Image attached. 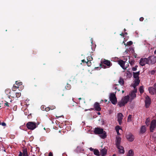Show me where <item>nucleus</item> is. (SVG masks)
Here are the masks:
<instances>
[{
  "label": "nucleus",
  "instance_id": "nucleus-6",
  "mask_svg": "<svg viewBox=\"0 0 156 156\" xmlns=\"http://www.w3.org/2000/svg\"><path fill=\"white\" fill-rule=\"evenodd\" d=\"M148 61V64L153 65L156 62V57L154 55L151 56L147 58Z\"/></svg>",
  "mask_w": 156,
  "mask_h": 156
},
{
  "label": "nucleus",
  "instance_id": "nucleus-44",
  "mask_svg": "<svg viewBox=\"0 0 156 156\" xmlns=\"http://www.w3.org/2000/svg\"><path fill=\"white\" fill-rule=\"evenodd\" d=\"M23 155V153L22 152H20L19 154V156H22Z\"/></svg>",
  "mask_w": 156,
  "mask_h": 156
},
{
  "label": "nucleus",
  "instance_id": "nucleus-61",
  "mask_svg": "<svg viewBox=\"0 0 156 156\" xmlns=\"http://www.w3.org/2000/svg\"><path fill=\"white\" fill-rule=\"evenodd\" d=\"M149 88H152V87H149Z\"/></svg>",
  "mask_w": 156,
  "mask_h": 156
},
{
  "label": "nucleus",
  "instance_id": "nucleus-39",
  "mask_svg": "<svg viewBox=\"0 0 156 156\" xmlns=\"http://www.w3.org/2000/svg\"><path fill=\"white\" fill-rule=\"evenodd\" d=\"M139 91L140 93H143L144 91L143 88H139Z\"/></svg>",
  "mask_w": 156,
  "mask_h": 156
},
{
  "label": "nucleus",
  "instance_id": "nucleus-20",
  "mask_svg": "<svg viewBox=\"0 0 156 156\" xmlns=\"http://www.w3.org/2000/svg\"><path fill=\"white\" fill-rule=\"evenodd\" d=\"M101 153L102 156H104L106 154L107 149L105 148L101 150Z\"/></svg>",
  "mask_w": 156,
  "mask_h": 156
},
{
  "label": "nucleus",
  "instance_id": "nucleus-58",
  "mask_svg": "<svg viewBox=\"0 0 156 156\" xmlns=\"http://www.w3.org/2000/svg\"><path fill=\"white\" fill-rule=\"evenodd\" d=\"M116 156L115 154H113V156Z\"/></svg>",
  "mask_w": 156,
  "mask_h": 156
},
{
  "label": "nucleus",
  "instance_id": "nucleus-55",
  "mask_svg": "<svg viewBox=\"0 0 156 156\" xmlns=\"http://www.w3.org/2000/svg\"><path fill=\"white\" fill-rule=\"evenodd\" d=\"M124 30L125 31H126V29L124 28Z\"/></svg>",
  "mask_w": 156,
  "mask_h": 156
},
{
  "label": "nucleus",
  "instance_id": "nucleus-36",
  "mask_svg": "<svg viewBox=\"0 0 156 156\" xmlns=\"http://www.w3.org/2000/svg\"><path fill=\"white\" fill-rule=\"evenodd\" d=\"M93 58L92 57H87V60H89V61H91L93 60Z\"/></svg>",
  "mask_w": 156,
  "mask_h": 156
},
{
  "label": "nucleus",
  "instance_id": "nucleus-43",
  "mask_svg": "<svg viewBox=\"0 0 156 156\" xmlns=\"http://www.w3.org/2000/svg\"><path fill=\"white\" fill-rule=\"evenodd\" d=\"M144 20V18L143 17H141L140 18V21H142Z\"/></svg>",
  "mask_w": 156,
  "mask_h": 156
},
{
  "label": "nucleus",
  "instance_id": "nucleus-5",
  "mask_svg": "<svg viewBox=\"0 0 156 156\" xmlns=\"http://www.w3.org/2000/svg\"><path fill=\"white\" fill-rule=\"evenodd\" d=\"M156 128V120L153 119L151 122L150 126V130L151 132H153Z\"/></svg>",
  "mask_w": 156,
  "mask_h": 156
},
{
  "label": "nucleus",
  "instance_id": "nucleus-26",
  "mask_svg": "<svg viewBox=\"0 0 156 156\" xmlns=\"http://www.w3.org/2000/svg\"><path fill=\"white\" fill-rule=\"evenodd\" d=\"M151 120L149 118H148L146 120L145 123L147 126H148L149 125V122Z\"/></svg>",
  "mask_w": 156,
  "mask_h": 156
},
{
  "label": "nucleus",
  "instance_id": "nucleus-9",
  "mask_svg": "<svg viewBox=\"0 0 156 156\" xmlns=\"http://www.w3.org/2000/svg\"><path fill=\"white\" fill-rule=\"evenodd\" d=\"M126 61H123L122 60L120 59L118 61V64L120 65V66L124 69L125 70L128 67L127 66L125 67V65Z\"/></svg>",
  "mask_w": 156,
  "mask_h": 156
},
{
  "label": "nucleus",
  "instance_id": "nucleus-54",
  "mask_svg": "<svg viewBox=\"0 0 156 156\" xmlns=\"http://www.w3.org/2000/svg\"><path fill=\"white\" fill-rule=\"evenodd\" d=\"M93 108H90V109H89V110H93Z\"/></svg>",
  "mask_w": 156,
  "mask_h": 156
},
{
  "label": "nucleus",
  "instance_id": "nucleus-3",
  "mask_svg": "<svg viewBox=\"0 0 156 156\" xmlns=\"http://www.w3.org/2000/svg\"><path fill=\"white\" fill-rule=\"evenodd\" d=\"M27 128L30 130H33L36 127V124L34 122H29L26 124Z\"/></svg>",
  "mask_w": 156,
  "mask_h": 156
},
{
  "label": "nucleus",
  "instance_id": "nucleus-18",
  "mask_svg": "<svg viewBox=\"0 0 156 156\" xmlns=\"http://www.w3.org/2000/svg\"><path fill=\"white\" fill-rule=\"evenodd\" d=\"M23 83L21 82H20V81H16V84L18 86H16L14 85H13V88H19V86L22 85Z\"/></svg>",
  "mask_w": 156,
  "mask_h": 156
},
{
  "label": "nucleus",
  "instance_id": "nucleus-38",
  "mask_svg": "<svg viewBox=\"0 0 156 156\" xmlns=\"http://www.w3.org/2000/svg\"><path fill=\"white\" fill-rule=\"evenodd\" d=\"M16 96L17 97H19L21 95V93H16Z\"/></svg>",
  "mask_w": 156,
  "mask_h": 156
},
{
  "label": "nucleus",
  "instance_id": "nucleus-49",
  "mask_svg": "<svg viewBox=\"0 0 156 156\" xmlns=\"http://www.w3.org/2000/svg\"><path fill=\"white\" fill-rule=\"evenodd\" d=\"M82 62H86H86H86V61L85 60H84V59H83V60H82Z\"/></svg>",
  "mask_w": 156,
  "mask_h": 156
},
{
  "label": "nucleus",
  "instance_id": "nucleus-7",
  "mask_svg": "<svg viewBox=\"0 0 156 156\" xmlns=\"http://www.w3.org/2000/svg\"><path fill=\"white\" fill-rule=\"evenodd\" d=\"M137 89L135 88L134 90L133 91L131 92L129 94V100L130 101H131L136 97V93L137 92Z\"/></svg>",
  "mask_w": 156,
  "mask_h": 156
},
{
  "label": "nucleus",
  "instance_id": "nucleus-59",
  "mask_svg": "<svg viewBox=\"0 0 156 156\" xmlns=\"http://www.w3.org/2000/svg\"><path fill=\"white\" fill-rule=\"evenodd\" d=\"M122 93H123L124 92V91L122 90Z\"/></svg>",
  "mask_w": 156,
  "mask_h": 156
},
{
  "label": "nucleus",
  "instance_id": "nucleus-31",
  "mask_svg": "<svg viewBox=\"0 0 156 156\" xmlns=\"http://www.w3.org/2000/svg\"><path fill=\"white\" fill-rule=\"evenodd\" d=\"M115 129L116 131H119V129H121V128H120V126H118L115 127Z\"/></svg>",
  "mask_w": 156,
  "mask_h": 156
},
{
  "label": "nucleus",
  "instance_id": "nucleus-1",
  "mask_svg": "<svg viewBox=\"0 0 156 156\" xmlns=\"http://www.w3.org/2000/svg\"><path fill=\"white\" fill-rule=\"evenodd\" d=\"M94 132L95 134L99 135L102 138L104 139L106 137V133L102 128H95Z\"/></svg>",
  "mask_w": 156,
  "mask_h": 156
},
{
  "label": "nucleus",
  "instance_id": "nucleus-11",
  "mask_svg": "<svg viewBox=\"0 0 156 156\" xmlns=\"http://www.w3.org/2000/svg\"><path fill=\"white\" fill-rule=\"evenodd\" d=\"M126 137L128 140L130 142L133 141L134 139L133 136L130 133H128L126 134Z\"/></svg>",
  "mask_w": 156,
  "mask_h": 156
},
{
  "label": "nucleus",
  "instance_id": "nucleus-17",
  "mask_svg": "<svg viewBox=\"0 0 156 156\" xmlns=\"http://www.w3.org/2000/svg\"><path fill=\"white\" fill-rule=\"evenodd\" d=\"M140 71H138L136 72H133V77L136 79H139V76L140 74Z\"/></svg>",
  "mask_w": 156,
  "mask_h": 156
},
{
  "label": "nucleus",
  "instance_id": "nucleus-63",
  "mask_svg": "<svg viewBox=\"0 0 156 156\" xmlns=\"http://www.w3.org/2000/svg\"><path fill=\"white\" fill-rule=\"evenodd\" d=\"M99 68V67H97V68H96L98 69V68Z\"/></svg>",
  "mask_w": 156,
  "mask_h": 156
},
{
  "label": "nucleus",
  "instance_id": "nucleus-60",
  "mask_svg": "<svg viewBox=\"0 0 156 156\" xmlns=\"http://www.w3.org/2000/svg\"><path fill=\"white\" fill-rule=\"evenodd\" d=\"M87 110H87V109H85V111H87Z\"/></svg>",
  "mask_w": 156,
  "mask_h": 156
},
{
  "label": "nucleus",
  "instance_id": "nucleus-57",
  "mask_svg": "<svg viewBox=\"0 0 156 156\" xmlns=\"http://www.w3.org/2000/svg\"><path fill=\"white\" fill-rule=\"evenodd\" d=\"M139 88H143V86H141Z\"/></svg>",
  "mask_w": 156,
  "mask_h": 156
},
{
  "label": "nucleus",
  "instance_id": "nucleus-8",
  "mask_svg": "<svg viewBox=\"0 0 156 156\" xmlns=\"http://www.w3.org/2000/svg\"><path fill=\"white\" fill-rule=\"evenodd\" d=\"M146 64H148V61L147 58H142L140 59V65L143 66Z\"/></svg>",
  "mask_w": 156,
  "mask_h": 156
},
{
  "label": "nucleus",
  "instance_id": "nucleus-42",
  "mask_svg": "<svg viewBox=\"0 0 156 156\" xmlns=\"http://www.w3.org/2000/svg\"><path fill=\"white\" fill-rule=\"evenodd\" d=\"M5 105L7 106V107L9 106V103L7 102H6L5 103Z\"/></svg>",
  "mask_w": 156,
  "mask_h": 156
},
{
  "label": "nucleus",
  "instance_id": "nucleus-64",
  "mask_svg": "<svg viewBox=\"0 0 156 156\" xmlns=\"http://www.w3.org/2000/svg\"><path fill=\"white\" fill-rule=\"evenodd\" d=\"M32 156H35L34 155H33Z\"/></svg>",
  "mask_w": 156,
  "mask_h": 156
},
{
  "label": "nucleus",
  "instance_id": "nucleus-28",
  "mask_svg": "<svg viewBox=\"0 0 156 156\" xmlns=\"http://www.w3.org/2000/svg\"><path fill=\"white\" fill-rule=\"evenodd\" d=\"M103 62H101V63L100 64V66L101 68H102L104 69H106L108 68V67L106 66H105L104 65L102 64Z\"/></svg>",
  "mask_w": 156,
  "mask_h": 156
},
{
  "label": "nucleus",
  "instance_id": "nucleus-10",
  "mask_svg": "<svg viewBox=\"0 0 156 156\" xmlns=\"http://www.w3.org/2000/svg\"><path fill=\"white\" fill-rule=\"evenodd\" d=\"M118 150V154H123L125 153V151L124 147L120 145L116 146Z\"/></svg>",
  "mask_w": 156,
  "mask_h": 156
},
{
  "label": "nucleus",
  "instance_id": "nucleus-23",
  "mask_svg": "<svg viewBox=\"0 0 156 156\" xmlns=\"http://www.w3.org/2000/svg\"><path fill=\"white\" fill-rule=\"evenodd\" d=\"M134 152L133 150H129L127 155V156H133Z\"/></svg>",
  "mask_w": 156,
  "mask_h": 156
},
{
  "label": "nucleus",
  "instance_id": "nucleus-33",
  "mask_svg": "<svg viewBox=\"0 0 156 156\" xmlns=\"http://www.w3.org/2000/svg\"><path fill=\"white\" fill-rule=\"evenodd\" d=\"M86 63L87 64V65L88 66H90L91 64V62L89 60H87V61L86 62Z\"/></svg>",
  "mask_w": 156,
  "mask_h": 156
},
{
  "label": "nucleus",
  "instance_id": "nucleus-51",
  "mask_svg": "<svg viewBox=\"0 0 156 156\" xmlns=\"http://www.w3.org/2000/svg\"><path fill=\"white\" fill-rule=\"evenodd\" d=\"M78 99L79 100V101H80V100H81V98H78ZM79 103H80V101H79Z\"/></svg>",
  "mask_w": 156,
  "mask_h": 156
},
{
  "label": "nucleus",
  "instance_id": "nucleus-14",
  "mask_svg": "<svg viewBox=\"0 0 156 156\" xmlns=\"http://www.w3.org/2000/svg\"><path fill=\"white\" fill-rule=\"evenodd\" d=\"M123 115L121 113H119L118 114L117 120L120 125H121L122 122V120L123 119Z\"/></svg>",
  "mask_w": 156,
  "mask_h": 156
},
{
  "label": "nucleus",
  "instance_id": "nucleus-4",
  "mask_svg": "<svg viewBox=\"0 0 156 156\" xmlns=\"http://www.w3.org/2000/svg\"><path fill=\"white\" fill-rule=\"evenodd\" d=\"M109 99L113 104L115 105L117 103V100L115 94L111 93L109 96Z\"/></svg>",
  "mask_w": 156,
  "mask_h": 156
},
{
  "label": "nucleus",
  "instance_id": "nucleus-22",
  "mask_svg": "<svg viewBox=\"0 0 156 156\" xmlns=\"http://www.w3.org/2000/svg\"><path fill=\"white\" fill-rule=\"evenodd\" d=\"M150 93L152 94H155V91H156V88H149Z\"/></svg>",
  "mask_w": 156,
  "mask_h": 156
},
{
  "label": "nucleus",
  "instance_id": "nucleus-27",
  "mask_svg": "<svg viewBox=\"0 0 156 156\" xmlns=\"http://www.w3.org/2000/svg\"><path fill=\"white\" fill-rule=\"evenodd\" d=\"M119 83L121 85H123L124 83V81L122 78H120L119 80Z\"/></svg>",
  "mask_w": 156,
  "mask_h": 156
},
{
  "label": "nucleus",
  "instance_id": "nucleus-37",
  "mask_svg": "<svg viewBox=\"0 0 156 156\" xmlns=\"http://www.w3.org/2000/svg\"><path fill=\"white\" fill-rule=\"evenodd\" d=\"M155 72H156V71L155 70H153L151 71L150 73L151 75H154L155 73Z\"/></svg>",
  "mask_w": 156,
  "mask_h": 156
},
{
  "label": "nucleus",
  "instance_id": "nucleus-41",
  "mask_svg": "<svg viewBox=\"0 0 156 156\" xmlns=\"http://www.w3.org/2000/svg\"><path fill=\"white\" fill-rule=\"evenodd\" d=\"M1 124L3 126H6V124L5 123V122H2V123H1Z\"/></svg>",
  "mask_w": 156,
  "mask_h": 156
},
{
  "label": "nucleus",
  "instance_id": "nucleus-29",
  "mask_svg": "<svg viewBox=\"0 0 156 156\" xmlns=\"http://www.w3.org/2000/svg\"><path fill=\"white\" fill-rule=\"evenodd\" d=\"M132 116L131 115H129L128 117L127 121L128 122H130L132 121Z\"/></svg>",
  "mask_w": 156,
  "mask_h": 156
},
{
  "label": "nucleus",
  "instance_id": "nucleus-32",
  "mask_svg": "<svg viewBox=\"0 0 156 156\" xmlns=\"http://www.w3.org/2000/svg\"><path fill=\"white\" fill-rule=\"evenodd\" d=\"M133 44L132 41H130L127 43L126 45L128 46H130Z\"/></svg>",
  "mask_w": 156,
  "mask_h": 156
},
{
  "label": "nucleus",
  "instance_id": "nucleus-40",
  "mask_svg": "<svg viewBox=\"0 0 156 156\" xmlns=\"http://www.w3.org/2000/svg\"><path fill=\"white\" fill-rule=\"evenodd\" d=\"M125 34H127V32H125L124 33H122L121 34H120V35L122 36H123V37H124V35Z\"/></svg>",
  "mask_w": 156,
  "mask_h": 156
},
{
  "label": "nucleus",
  "instance_id": "nucleus-21",
  "mask_svg": "<svg viewBox=\"0 0 156 156\" xmlns=\"http://www.w3.org/2000/svg\"><path fill=\"white\" fill-rule=\"evenodd\" d=\"M140 83V80L139 79H136L135 80V83L134 84V86L133 88H136V86H137Z\"/></svg>",
  "mask_w": 156,
  "mask_h": 156
},
{
  "label": "nucleus",
  "instance_id": "nucleus-53",
  "mask_svg": "<svg viewBox=\"0 0 156 156\" xmlns=\"http://www.w3.org/2000/svg\"><path fill=\"white\" fill-rule=\"evenodd\" d=\"M154 54H156V50L154 51Z\"/></svg>",
  "mask_w": 156,
  "mask_h": 156
},
{
  "label": "nucleus",
  "instance_id": "nucleus-34",
  "mask_svg": "<svg viewBox=\"0 0 156 156\" xmlns=\"http://www.w3.org/2000/svg\"><path fill=\"white\" fill-rule=\"evenodd\" d=\"M127 76H132V74L130 72L128 71L126 73Z\"/></svg>",
  "mask_w": 156,
  "mask_h": 156
},
{
  "label": "nucleus",
  "instance_id": "nucleus-2",
  "mask_svg": "<svg viewBox=\"0 0 156 156\" xmlns=\"http://www.w3.org/2000/svg\"><path fill=\"white\" fill-rule=\"evenodd\" d=\"M129 100V96L126 95L122 97L121 100L118 102V105L120 107L124 106L127 104Z\"/></svg>",
  "mask_w": 156,
  "mask_h": 156
},
{
  "label": "nucleus",
  "instance_id": "nucleus-48",
  "mask_svg": "<svg viewBox=\"0 0 156 156\" xmlns=\"http://www.w3.org/2000/svg\"><path fill=\"white\" fill-rule=\"evenodd\" d=\"M45 110L46 111H48L49 110H50V109H49V108H45Z\"/></svg>",
  "mask_w": 156,
  "mask_h": 156
},
{
  "label": "nucleus",
  "instance_id": "nucleus-47",
  "mask_svg": "<svg viewBox=\"0 0 156 156\" xmlns=\"http://www.w3.org/2000/svg\"><path fill=\"white\" fill-rule=\"evenodd\" d=\"M53 156L52 153L51 152H50L48 156Z\"/></svg>",
  "mask_w": 156,
  "mask_h": 156
},
{
  "label": "nucleus",
  "instance_id": "nucleus-46",
  "mask_svg": "<svg viewBox=\"0 0 156 156\" xmlns=\"http://www.w3.org/2000/svg\"><path fill=\"white\" fill-rule=\"evenodd\" d=\"M89 149L90 150V151H93L94 152V150L95 149H94L93 148H92V147H90V148H89Z\"/></svg>",
  "mask_w": 156,
  "mask_h": 156
},
{
  "label": "nucleus",
  "instance_id": "nucleus-62",
  "mask_svg": "<svg viewBox=\"0 0 156 156\" xmlns=\"http://www.w3.org/2000/svg\"><path fill=\"white\" fill-rule=\"evenodd\" d=\"M155 94H156V91H155Z\"/></svg>",
  "mask_w": 156,
  "mask_h": 156
},
{
  "label": "nucleus",
  "instance_id": "nucleus-15",
  "mask_svg": "<svg viewBox=\"0 0 156 156\" xmlns=\"http://www.w3.org/2000/svg\"><path fill=\"white\" fill-rule=\"evenodd\" d=\"M94 107L95 110L98 111H100L101 110V108L100 107V105L99 103L96 102H95L94 105Z\"/></svg>",
  "mask_w": 156,
  "mask_h": 156
},
{
  "label": "nucleus",
  "instance_id": "nucleus-13",
  "mask_svg": "<svg viewBox=\"0 0 156 156\" xmlns=\"http://www.w3.org/2000/svg\"><path fill=\"white\" fill-rule=\"evenodd\" d=\"M103 63L108 68L110 67L112 65V63L109 60L104 59L103 61Z\"/></svg>",
  "mask_w": 156,
  "mask_h": 156
},
{
  "label": "nucleus",
  "instance_id": "nucleus-24",
  "mask_svg": "<svg viewBox=\"0 0 156 156\" xmlns=\"http://www.w3.org/2000/svg\"><path fill=\"white\" fill-rule=\"evenodd\" d=\"M23 156H28L27 149H24L23 150Z\"/></svg>",
  "mask_w": 156,
  "mask_h": 156
},
{
  "label": "nucleus",
  "instance_id": "nucleus-16",
  "mask_svg": "<svg viewBox=\"0 0 156 156\" xmlns=\"http://www.w3.org/2000/svg\"><path fill=\"white\" fill-rule=\"evenodd\" d=\"M121 138L119 136H116V146L120 145Z\"/></svg>",
  "mask_w": 156,
  "mask_h": 156
},
{
  "label": "nucleus",
  "instance_id": "nucleus-12",
  "mask_svg": "<svg viewBox=\"0 0 156 156\" xmlns=\"http://www.w3.org/2000/svg\"><path fill=\"white\" fill-rule=\"evenodd\" d=\"M151 100L148 96H147L145 97V105L146 108L149 107L151 104Z\"/></svg>",
  "mask_w": 156,
  "mask_h": 156
},
{
  "label": "nucleus",
  "instance_id": "nucleus-50",
  "mask_svg": "<svg viewBox=\"0 0 156 156\" xmlns=\"http://www.w3.org/2000/svg\"><path fill=\"white\" fill-rule=\"evenodd\" d=\"M116 132H117V134L118 135H120V133H119V131H116Z\"/></svg>",
  "mask_w": 156,
  "mask_h": 156
},
{
  "label": "nucleus",
  "instance_id": "nucleus-30",
  "mask_svg": "<svg viewBox=\"0 0 156 156\" xmlns=\"http://www.w3.org/2000/svg\"><path fill=\"white\" fill-rule=\"evenodd\" d=\"M138 67V66L137 65L135 66L134 67H133L132 68V70L133 71H136L137 70V67Z\"/></svg>",
  "mask_w": 156,
  "mask_h": 156
},
{
  "label": "nucleus",
  "instance_id": "nucleus-25",
  "mask_svg": "<svg viewBox=\"0 0 156 156\" xmlns=\"http://www.w3.org/2000/svg\"><path fill=\"white\" fill-rule=\"evenodd\" d=\"M94 154L96 155L99 156V151L96 149H95L94 151Z\"/></svg>",
  "mask_w": 156,
  "mask_h": 156
},
{
  "label": "nucleus",
  "instance_id": "nucleus-52",
  "mask_svg": "<svg viewBox=\"0 0 156 156\" xmlns=\"http://www.w3.org/2000/svg\"><path fill=\"white\" fill-rule=\"evenodd\" d=\"M98 115H100L101 114L100 113V112H98Z\"/></svg>",
  "mask_w": 156,
  "mask_h": 156
},
{
  "label": "nucleus",
  "instance_id": "nucleus-35",
  "mask_svg": "<svg viewBox=\"0 0 156 156\" xmlns=\"http://www.w3.org/2000/svg\"><path fill=\"white\" fill-rule=\"evenodd\" d=\"M129 63L131 66L133 65L134 64V61L133 60L130 61H129Z\"/></svg>",
  "mask_w": 156,
  "mask_h": 156
},
{
  "label": "nucleus",
  "instance_id": "nucleus-56",
  "mask_svg": "<svg viewBox=\"0 0 156 156\" xmlns=\"http://www.w3.org/2000/svg\"><path fill=\"white\" fill-rule=\"evenodd\" d=\"M104 101H105V102H106L107 101V100H105Z\"/></svg>",
  "mask_w": 156,
  "mask_h": 156
},
{
  "label": "nucleus",
  "instance_id": "nucleus-45",
  "mask_svg": "<svg viewBox=\"0 0 156 156\" xmlns=\"http://www.w3.org/2000/svg\"><path fill=\"white\" fill-rule=\"evenodd\" d=\"M70 87H71L70 85L69 84H67V86H66V87L69 88Z\"/></svg>",
  "mask_w": 156,
  "mask_h": 156
},
{
  "label": "nucleus",
  "instance_id": "nucleus-19",
  "mask_svg": "<svg viewBox=\"0 0 156 156\" xmlns=\"http://www.w3.org/2000/svg\"><path fill=\"white\" fill-rule=\"evenodd\" d=\"M146 131V127L144 126H141L140 129V133H143L145 132Z\"/></svg>",
  "mask_w": 156,
  "mask_h": 156
}]
</instances>
